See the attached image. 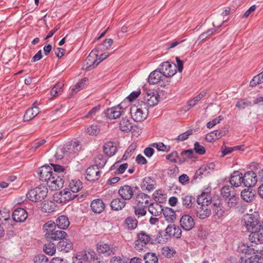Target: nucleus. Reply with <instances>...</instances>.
I'll return each instance as SVG.
<instances>
[{"label": "nucleus", "instance_id": "f257e3e1", "mask_svg": "<svg viewBox=\"0 0 263 263\" xmlns=\"http://www.w3.org/2000/svg\"><path fill=\"white\" fill-rule=\"evenodd\" d=\"M38 173L40 179L46 182L49 187L53 191L58 190L63 187V178L55 173H53L52 168L49 166H42L39 168Z\"/></svg>", "mask_w": 263, "mask_h": 263}, {"label": "nucleus", "instance_id": "f03ea898", "mask_svg": "<svg viewBox=\"0 0 263 263\" xmlns=\"http://www.w3.org/2000/svg\"><path fill=\"white\" fill-rule=\"evenodd\" d=\"M43 229L45 233V238L49 240L63 239L67 234L65 231L57 228L55 222L52 221L45 223L43 226Z\"/></svg>", "mask_w": 263, "mask_h": 263}, {"label": "nucleus", "instance_id": "7ed1b4c3", "mask_svg": "<svg viewBox=\"0 0 263 263\" xmlns=\"http://www.w3.org/2000/svg\"><path fill=\"white\" fill-rule=\"evenodd\" d=\"M130 114L135 121H143L148 116V107L146 103L143 101L138 102L130 107Z\"/></svg>", "mask_w": 263, "mask_h": 263}, {"label": "nucleus", "instance_id": "20e7f679", "mask_svg": "<svg viewBox=\"0 0 263 263\" xmlns=\"http://www.w3.org/2000/svg\"><path fill=\"white\" fill-rule=\"evenodd\" d=\"M47 193V188L45 186L40 185L29 190L26 194V196L31 201L38 202L44 199Z\"/></svg>", "mask_w": 263, "mask_h": 263}, {"label": "nucleus", "instance_id": "39448f33", "mask_svg": "<svg viewBox=\"0 0 263 263\" xmlns=\"http://www.w3.org/2000/svg\"><path fill=\"white\" fill-rule=\"evenodd\" d=\"M259 215L254 212L251 214H245L242 220V224L248 231L251 232L256 229L259 223Z\"/></svg>", "mask_w": 263, "mask_h": 263}, {"label": "nucleus", "instance_id": "423d86ee", "mask_svg": "<svg viewBox=\"0 0 263 263\" xmlns=\"http://www.w3.org/2000/svg\"><path fill=\"white\" fill-rule=\"evenodd\" d=\"M98 53L97 50H92L84 62L82 69L91 70L99 64L97 58Z\"/></svg>", "mask_w": 263, "mask_h": 263}, {"label": "nucleus", "instance_id": "0eeeda50", "mask_svg": "<svg viewBox=\"0 0 263 263\" xmlns=\"http://www.w3.org/2000/svg\"><path fill=\"white\" fill-rule=\"evenodd\" d=\"M159 100V95L156 90H148L146 91L144 96V101L146 104L149 106H154L156 105Z\"/></svg>", "mask_w": 263, "mask_h": 263}, {"label": "nucleus", "instance_id": "6e6552de", "mask_svg": "<svg viewBox=\"0 0 263 263\" xmlns=\"http://www.w3.org/2000/svg\"><path fill=\"white\" fill-rule=\"evenodd\" d=\"M238 250L239 252L247 255L248 257L255 255L259 252V250L256 245L251 243H240L238 246Z\"/></svg>", "mask_w": 263, "mask_h": 263}, {"label": "nucleus", "instance_id": "1a4fd4ad", "mask_svg": "<svg viewBox=\"0 0 263 263\" xmlns=\"http://www.w3.org/2000/svg\"><path fill=\"white\" fill-rule=\"evenodd\" d=\"M259 228H256L255 231H251L249 235V240L251 242H254L257 245L263 243V220L262 224L258 226Z\"/></svg>", "mask_w": 263, "mask_h": 263}, {"label": "nucleus", "instance_id": "9d476101", "mask_svg": "<svg viewBox=\"0 0 263 263\" xmlns=\"http://www.w3.org/2000/svg\"><path fill=\"white\" fill-rule=\"evenodd\" d=\"M175 67V64L172 65L170 62H163L158 69H160L164 77H171L176 73Z\"/></svg>", "mask_w": 263, "mask_h": 263}, {"label": "nucleus", "instance_id": "9b49d317", "mask_svg": "<svg viewBox=\"0 0 263 263\" xmlns=\"http://www.w3.org/2000/svg\"><path fill=\"white\" fill-rule=\"evenodd\" d=\"M66 154L70 157L77 153L80 149V142L73 141L67 143L64 146Z\"/></svg>", "mask_w": 263, "mask_h": 263}, {"label": "nucleus", "instance_id": "f8f14e48", "mask_svg": "<svg viewBox=\"0 0 263 263\" xmlns=\"http://www.w3.org/2000/svg\"><path fill=\"white\" fill-rule=\"evenodd\" d=\"M243 184L245 186L251 187L257 181L256 174L253 171H248L243 175Z\"/></svg>", "mask_w": 263, "mask_h": 263}, {"label": "nucleus", "instance_id": "ddd939ff", "mask_svg": "<svg viewBox=\"0 0 263 263\" xmlns=\"http://www.w3.org/2000/svg\"><path fill=\"white\" fill-rule=\"evenodd\" d=\"M58 196H60V197L59 198V200H57V201L59 200L60 202L62 203L74 199L78 196V195L72 193L69 189L67 188L61 191L58 195ZM57 197L58 198V197Z\"/></svg>", "mask_w": 263, "mask_h": 263}, {"label": "nucleus", "instance_id": "4468645a", "mask_svg": "<svg viewBox=\"0 0 263 263\" xmlns=\"http://www.w3.org/2000/svg\"><path fill=\"white\" fill-rule=\"evenodd\" d=\"M118 194L124 200H129L135 195L132 187L128 185L121 186L118 190Z\"/></svg>", "mask_w": 263, "mask_h": 263}, {"label": "nucleus", "instance_id": "2eb2a0df", "mask_svg": "<svg viewBox=\"0 0 263 263\" xmlns=\"http://www.w3.org/2000/svg\"><path fill=\"white\" fill-rule=\"evenodd\" d=\"M181 227L185 231L192 230L195 226L194 219L189 215H184L181 217L180 220Z\"/></svg>", "mask_w": 263, "mask_h": 263}, {"label": "nucleus", "instance_id": "dca6fc26", "mask_svg": "<svg viewBox=\"0 0 263 263\" xmlns=\"http://www.w3.org/2000/svg\"><path fill=\"white\" fill-rule=\"evenodd\" d=\"M166 235L164 234V236L166 237V235L169 237H174L176 238H179L181 236L182 231L179 226L175 224H170L165 229V232Z\"/></svg>", "mask_w": 263, "mask_h": 263}, {"label": "nucleus", "instance_id": "f3484780", "mask_svg": "<svg viewBox=\"0 0 263 263\" xmlns=\"http://www.w3.org/2000/svg\"><path fill=\"white\" fill-rule=\"evenodd\" d=\"M123 109L118 105L115 107L107 108L105 112L106 116L110 119H115L119 118L122 114Z\"/></svg>", "mask_w": 263, "mask_h": 263}, {"label": "nucleus", "instance_id": "a211bd4d", "mask_svg": "<svg viewBox=\"0 0 263 263\" xmlns=\"http://www.w3.org/2000/svg\"><path fill=\"white\" fill-rule=\"evenodd\" d=\"M86 178L89 181L97 180L100 177L99 168L95 165L89 167L86 170Z\"/></svg>", "mask_w": 263, "mask_h": 263}, {"label": "nucleus", "instance_id": "6ab92c4d", "mask_svg": "<svg viewBox=\"0 0 263 263\" xmlns=\"http://www.w3.org/2000/svg\"><path fill=\"white\" fill-rule=\"evenodd\" d=\"M211 214L209 205H198L196 209V216L201 219L209 217Z\"/></svg>", "mask_w": 263, "mask_h": 263}, {"label": "nucleus", "instance_id": "aec40b11", "mask_svg": "<svg viewBox=\"0 0 263 263\" xmlns=\"http://www.w3.org/2000/svg\"><path fill=\"white\" fill-rule=\"evenodd\" d=\"M212 210L215 219H220L227 214V211L223 209L222 205L220 201L213 204Z\"/></svg>", "mask_w": 263, "mask_h": 263}, {"label": "nucleus", "instance_id": "412c9836", "mask_svg": "<svg viewBox=\"0 0 263 263\" xmlns=\"http://www.w3.org/2000/svg\"><path fill=\"white\" fill-rule=\"evenodd\" d=\"M230 182L233 186H239L243 183V174L239 171H234L231 175Z\"/></svg>", "mask_w": 263, "mask_h": 263}, {"label": "nucleus", "instance_id": "4be33fe9", "mask_svg": "<svg viewBox=\"0 0 263 263\" xmlns=\"http://www.w3.org/2000/svg\"><path fill=\"white\" fill-rule=\"evenodd\" d=\"M28 214L26 211L23 208L15 209L12 214V217L16 222H23L27 218Z\"/></svg>", "mask_w": 263, "mask_h": 263}, {"label": "nucleus", "instance_id": "5701e85b", "mask_svg": "<svg viewBox=\"0 0 263 263\" xmlns=\"http://www.w3.org/2000/svg\"><path fill=\"white\" fill-rule=\"evenodd\" d=\"M155 181L149 177H145L142 181L140 186L142 190L151 191L155 189Z\"/></svg>", "mask_w": 263, "mask_h": 263}, {"label": "nucleus", "instance_id": "b1692460", "mask_svg": "<svg viewBox=\"0 0 263 263\" xmlns=\"http://www.w3.org/2000/svg\"><path fill=\"white\" fill-rule=\"evenodd\" d=\"M163 78L160 69L155 70L152 72L149 75L148 82L150 84H157L160 81H163Z\"/></svg>", "mask_w": 263, "mask_h": 263}, {"label": "nucleus", "instance_id": "393cba45", "mask_svg": "<svg viewBox=\"0 0 263 263\" xmlns=\"http://www.w3.org/2000/svg\"><path fill=\"white\" fill-rule=\"evenodd\" d=\"M226 134V132L223 130H214L205 136V140L209 142H212L221 138Z\"/></svg>", "mask_w": 263, "mask_h": 263}, {"label": "nucleus", "instance_id": "a878e982", "mask_svg": "<svg viewBox=\"0 0 263 263\" xmlns=\"http://www.w3.org/2000/svg\"><path fill=\"white\" fill-rule=\"evenodd\" d=\"M241 197L247 202H252L255 199V191L251 187L245 189L241 193Z\"/></svg>", "mask_w": 263, "mask_h": 263}, {"label": "nucleus", "instance_id": "bb28decb", "mask_svg": "<svg viewBox=\"0 0 263 263\" xmlns=\"http://www.w3.org/2000/svg\"><path fill=\"white\" fill-rule=\"evenodd\" d=\"M117 151V148L112 141H108L103 145V152L109 157L114 156Z\"/></svg>", "mask_w": 263, "mask_h": 263}, {"label": "nucleus", "instance_id": "cd10ccee", "mask_svg": "<svg viewBox=\"0 0 263 263\" xmlns=\"http://www.w3.org/2000/svg\"><path fill=\"white\" fill-rule=\"evenodd\" d=\"M92 211L96 213H102L105 209V204L100 199L93 200L90 205Z\"/></svg>", "mask_w": 263, "mask_h": 263}, {"label": "nucleus", "instance_id": "c85d7f7f", "mask_svg": "<svg viewBox=\"0 0 263 263\" xmlns=\"http://www.w3.org/2000/svg\"><path fill=\"white\" fill-rule=\"evenodd\" d=\"M164 209L160 204L154 202L149 205L148 210L151 214L155 216H157L163 212Z\"/></svg>", "mask_w": 263, "mask_h": 263}, {"label": "nucleus", "instance_id": "c756f323", "mask_svg": "<svg viewBox=\"0 0 263 263\" xmlns=\"http://www.w3.org/2000/svg\"><path fill=\"white\" fill-rule=\"evenodd\" d=\"M56 227L60 229H66L69 226L70 222L68 217L65 215L59 216L56 220Z\"/></svg>", "mask_w": 263, "mask_h": 263}, {"label": "nucleus", "instance_id": "7c9ffc66", "mask_svg": "<svg viewBox=\"0 0 263 263\" xmlns=\"http://www.w3.org/2000/svg\"><path fill=\"white\" fill-rule=\"evenodd\" d=\"M135 198L138 205H143V203L145 204H148L151 200L150 197L142 192H140L137 194L136 193L135 194Z\"/></svg>", "mask_w": 263, "mask_h": 263}, {"label": "nucleus", "instance_id": "2f4dec72", "mask_svg": "<svg viewBox=\"0 0 263 263\" xmlns=\"http://www.w3.org/2000/svg\"><path fill=\"white\" fill-rule=\"evenodd\" d=\"M40 112L39 108L36 106L30 108L27 110L24 116V120L29 121L33 119Z\"/></svg>", "mask_w": 263, "mask_h": 263}, {"label": "nucleus", "instance_id": "473e14b6", "mask_svg": "<svg viewBox=\"0 0 263 263\" xmlns=\"http://www.w3.org/2000/svg\"><path fill=\"white\" fill-rule=\"evenodd\" d=\"M73 245L72 242L67 239H63L58 242L57 245V248L60 251H65V252H69L72 249Z\"/></svg>", "mask_w": 263, "mask_h": 263}, {"label": "nucleus", "instance_id": "72a5a7b5", "mask_svg": "<svg viewBox=\"0 0 263 263\" xmlns=\"http://www.w3.org/2000/svg\"><path fill=\"white\" fill-rule=\"evenodd\" d=\"M126 202L122 198H116L113 199L110 203L111 209L115 211L122 210L125 205Z\"/></svg>", "mask_w": 263, "mask_h": 263}, {"label": "nucleus", "instance_id": "f704fd0d", "mask_svg": "<svg viewBox=\"0 0 263 263\" xmlns=\"http://www.w3.org/2000/svg\"><path fill=\"white\" fill-rule=\"evenodd\" d=\"M165 220L168 222H173L176 219V213L171 208L166 207L163 211Z\"/></svg>", "mask_w": 263, "mask_h": 263}, {"label": "nucleus", "instance_id": "c9c22d12", "mask_svg": "<svg viewBox=\"0 0 263 263\" xmlns=\"http://www.w3.org/2000/svg\"><path fill=\"white\" fill-rule=\"evenodd\" d=\"M198 205H209L211 203L210 196L205 193H202L197 199Z\"/></svg>", "mask_w": 263, "mask_h": 263}, {"label": "nucleus", "instance_id": "e433bc0d", "mask_svg": "<svg viewBox=\"0 0 263 263\" xmlns=\"http://www.w3.org/2000/svg\"><path fill=\"white\" fill-rule=\"evenodd\" d=\"M82 188V183L79 180H72L69 182L68 188L72 193H76Z\"/></svg>", "mask_w": 263, "mask_h": 263}, {"label": "nucleus", "instance_id": "4c0bfd02", "mask_svg": "<svg viewBox=\"0 0 263 263\" xmlns=\"http://www.w3.org/2000/svg\"><path fill=\"white\" fill-rule=\"evenodd\" d=\"M133 128V124L130 122L129 120L127 118H124L120 122V129L125 132H128L131 130Z\"/></svg>", "mask_w": 263, "mask_h": 263}, {"label": "nucleus", "instance_id": "58836bf2", "mask_svg": "<svg viewBox=\"0 0 263 263\" xmlns=\"http://www.w3.org/2000/svg\"><path fill=\"white\" fill-rule=\"evenodd\" d=\"M182 204L187 208H191L195 202V198L191 195H183L181 197Z\"/></svg>", "mask_w": 263, "mask_h": 263}, {"label": "nucleus", "instance_id": "ea45409f", "mask_svg": "<svg viewBox=\"0 0 263 263\" xmlns=\"http://www.w3.org/2000/svg\"><path fill=\"white\" fill-rule=\"evenodd\" d=\"M113 44V40L111 39H107L104 41V42L98 45L95 50H97V53L99 51H103L106 49H108Z\"/></svg>", "mask_w": 263, "mask_h": 263}, {"label": "nucleus", "instance_id": "a19ab883", "mask_svg": "<svg viewBox=\"0 0 263 263\" xmlns=\"http://www.w3.org/2000/svg\"><path fill=\"white\" fill-rule=\"evenodd\" d=\"M194 155V150L190 149L182 151L181 153V158H179L178 163L181 164L189 158L193 157Z\"/></svg>", "mask_w": 263, "mask_h": 263}, {"label": "nucleus", "instance_id": "79ce46f5", "mask_svg": "<svg viewBox=\"0 0 263 263\" xmlns=\"http://www.w3.org/2000/svg\"><path fill=\"white\" fill-rule=\"evenodd\" d=\"M138 240L139 242L146 245L150 241L151 236L145 232L141 231L138 234Z\"/></svg>", "mask_w": 263, "mask_h": 263}, {"label": "nucleus", "instance_id": "37998d69", "mask_svg": "<svg viewBox=\"0 0 263 263\" xmlns=\"http://www.w3.org/2000/svg\"><path fill=\"white\" fill-rule=\"evenodd\" d=\"M64 84L62 83H57L51 90L50 95L52 97H55L59 96L63 91Z\"/></svg>", "mask_w": 263, "mask_h": 263}, {"label": "nucleus", "instance_id": "c03bdc74", "mask_svg": "<svg viewBox=\"0 0 263 263\" xmlns=\"http://www.w3.org/2000/svg\"><path fill=\"white\" fill-rule=\"evenodd\" d=\"M111 247L110 245L103 242H100L97 245V250L100 253H108L111 250Z\"/></svg>", "mask_w": 263, "mask_h": 263}, {"label": "nucleus", "instance_id": "a18cd8bd", "mask_svg": "<svg viewBox=\"0 0 263 263\" xmlns=\"http://www.w3.org/2000/svg\"><path fill=\"white\" fill-rule=\"evenodd\" d=\"M145 263H158V258L156 254L147 253L144 256Z\"/></svg>", "mask_w": 263, "mask_h": 263}, {"label": "nucleus", "instance_id": "49530a36", "mask_svg": "<svg viewBox=\"0 0 263 263\" xmlns=\"http://www.w3.org/2000/svg\"><path fill=\"white\" fill-rule=\"evenodd\" d=\"M44 251L45 253L49 255H53L56 251L55 245L53 243H48L45 244L44 248Z\"/></svg>", "mask_w": 263, "mask_h": 263}, {"label": "nucleus", "instance_id": "de8ad7c7", "mask_svg": "<svg viewBox=\"0 0 263 263\" xmlns=\"http://www.w3.org/2000/svg\"><path fill=\"white\" fill-rule=\"evenodd\" d=\"M100 132V129L97 124H92L87 129V133L90 136H96Z\"/></svg>", "mask_w": 263, "mask_h": 263}, {"label": "nucleus", "instance_id": "09e8293b", "mask_svg": "<svg viewBox=\"0 0 263 263\" xmlns=\"http://www.w3.org/2000/svg\"><path fill=\"white\" fill-rule=\"evenodd\" d=\"M244 263H263V257L258 255L248 257V259Z\"/></svg>", "mask_w": 263, "mask_h": 263}, {"label": "nucleus", "instance_id": "8fccbe9b", "mask_svg": "<svg viewBox=\"0 0 263 263\" xmlns=\"http://www.w3.org/2000/svg\"><path fill=\"white\" fill-rule=\"evenodd\" d=\"M54 203L51 201H48L45 203L42 206L43 211L50 213L54 211Z\"/></svg>", "mask_w": 263, "mask_h": 263}, {"label": "nucleus", "instance_id": "3c124183", "mask_svg": "<svg viewBox=\"0 0 263 263\" xmlns=\"http://www.w3.org/2000/svg\"><path fill=\"white\" fill-rule=\"evenodd\" d=\"M118 163L119 162L115 163L111 167V169H112L113 167H114V168L118 167L116 171L115 172V173L117 174H122L127 169V168L128 167V164L125 163H123V164L119 165Z\"/></svg>", "mask_w": 263, "mask_h": 263}, {"label": "nucleus", "instance_id": "603ef678", "mask_svg": "<svg viewBox=\"0 0 263 263\" xmlns=\"http://www.w3.org/2000/svg\"><path fill=\"white\" fill-rule=\"evenodd\" d=\"M88 80V79L86 78H84L82 79L80 82L78 83L76 86V87L72 89V95L73 96L74 95L76 94L78 91H79L80 90L82 89L85 85V82H86Z\"/></svg>", "mask_w": 263, "mask_h": 263}, {"label": "nucleus", "instance_id": "864d4df0", "mask_svg": "<svg viewBox=\"0 0 263 263\" xmlns=\"http://www.w3.org/2000/svg\"><path fill=\"white\" fill-rule=\"evenodd\" d=\"M106 162V159L103 155H98L95 160L96 164L95 166H97L99 168H101L105 165Z\"/></svg>", "mask_w": 263, "mask_h": 263}, {"label": "nucleus", "instance_id": "5fc2aeb1", "mask_svg": "<svg viewBox=\"0 0 263 263\" xmlns=\"http://www.w3.org/2000/svg\"><path fill=\"white\" fill-rule=\"evenodd\" d=\"M135 213L138 217L144 216L146 213L145 206L143 205H138L135 206Z\"/></svg>", "mask_w": 263, "mask_h": 263}, {"label": "nucleus", "instance_id": "6e6d98bb", "mask_svg": "<svg viewBox=\"0 0 263 263\" xmlns=\"http://www.w3.org/2000/svg\"><path fill=\"white\" fill-rule=\"evenodd\" d=\"M185 40H181L175 41L170 44L169 46L167 47V49L173 48L176 46H178V48H183L186 46L183 43L185 42Z\"/></svg>", "mask_w": 263, "mask_h": 263}, {"label": "nucleus", "instance_id": "4d7b16f0", "mask_svg": "<svg viewBox=\"0 0 263 263\" xmlns=\"http://www.w3.org/2000/svg\"><path fill=\"white\" fill-rule=\"evenodd\" d=\"M128 228L130 230L135 229L137 226V220L132 217H128L125 220Z\"/></svg>", "mask_w": 263, "mask_h": 263}, {"label": "nucleus", "instance_id": "13d9d810", "mask_svg": "<svg viewBox=\"0 0 263 263\" xmlns=\"http://www.w3.org/2000/svg\"><path fill=\"white\" fill-rule=\"evenodd\" d=\"M153 146L156 147L158 151L162 152H168L170 150V146L164 145L162 142L155 143Z\"/></svg>", "mask_w": 263, "mask_h": 263}, {"label": "nucleus", "instance_id": "bf43d9fd", "mask_svg": "<svg viewBox=\"0 0 263 263\" xmlns=\"http://www.w3.org/2000/svg\"><path fill=\"white\" fill-rule=\"evenodd\" d=\"M193 134V129H190L185 133L180 134L176 138L177 141H184L186 140L189 136Z\"/></svg>", "mask_w": 263, "mask_h": 263}, {"label": "nucleus", "instance_id": "052dcab7", "mask_svg": "<svg viewBox=\"0 0 263 263\" xmlns=\"http://www.w3.org/2000/svg\"><path fill=\"white\" fill-rule=\"evenodd\" d=\"M223 118L221 116H219L216 118L213 119L212 121L209 122L206 124V127L209 128H211L215 125L219 123L222 120Z\"/></svg>", "mask_w": 263, "mask_h": 263}, {"label": "nucleus", "instance_id": "680f3d73", "mask_svg": "<svg viewBox=\"0 0 263 263\" xmlns=\"http://www.w3.org/2000/svg\"><path fill=\"white\" fill-rule=\"evenodd\" d=\"M88 254L90 255V259L93 261V263H104L101 257L97 255L94 251H89Z\"/></svg>", "mask_w": 263, "mask_h": 263}, {"label": "nucleus", "instance_id": "e2e57ef3", "mask_svg": "<svg viewBox=\"0 0 263 263\" xmlns=\"http://www.w3.org/2000/svg\"><path fill=\"white\" fill-rule=\"evenodd\" d=\"M34 263H49V262L45 255L39 254L35 257Z\"/></svg>", "mask_w": 263, "mask_h": 263}, {"label": "nucleus", "instance_id": "0e129e2a", "mask_svg": "<svg viewBox=\"0 0 263 263\" xmlns=\"http://www.w3.org/2000/svg\"><path fill=\"white\" fill-rule=\"evenodd\" d=\"M54 156L57 159H61L64 157H67L64 147L58 148Z\"/></svg>", "mask_w": 263, "mask_h": 263}, {"label": "nucleus", "instance_id": "69168bd1", "mask_svg": "<svg viewBox=\"0 0 263 263\" xmlns=\"http://www.w3.org/2000/svg\"><path fill=\"white\" fill-rule=\"evenodd\" d=\"M234 190V189L232 186H224L221 190V195L223 197L226 198L228 197Z\"/></svg>", "mask_w": 263, "mask_h": 263}, {"label": "nucleus", "instance_id": "338daca9", "mask_svg": "<svg viewBox=\"0 0 263 263\" xmlns=\"http://www.w3.org/2000/svg\"><path fill=\"white\" fill-rule=\"evenodd\" d=\"M194 150L199 155H203L205 153V148L198 142L194 143Z\"/></svg>", "mask_w": 263, "mask_h": 263}, {"label": "nucleus", "instance_id": "774afa93", "mask_svg": "<svg viewBox=\"0 0 263 263\" xmlns=\"http://www.w3.org/2000/svg\"><path fill=\"white\" fill-rule=\"evenodd\" d=\"M162 253L163 255L167 258H171L173 256L174 251L171 249L169 247H164L162 249Z\"/></svg>", "mask_w": 263, "mask_h": 263}]
</instances>
